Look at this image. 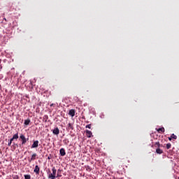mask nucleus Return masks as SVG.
Wrapping results in <instances>:
<instances>
[{
  "label": "nucleus",
  "instance_id": "nucleus-7",
  "mask_svg": "<svg viewBox=\"0 0 179 179\" xmlns=\"http://www.w3.org/2000/svg\"><path fill=\"white\" fill-rule=\"evenodd\" d=\"M86 135H87V138H92V136H93V133H92V131H90V130H86Z\"/></svg>",
  "mask_w": 179,
  "mask_h": 179
},
{
  "label": "nucleus",
  "instance_id": "nucleus-1",
  "mask_svg": "<svg viewBox=\"0 0 179 179\" xmlns=\"http://www.w3.org/2000/svg\"><path fill=\"white\" fill-rule=\"evenodd\" d=\"M155 146V148H157L156 149V153H157V155H162V153H163V150L160 149V143L156 142Z\"/></svg>",
  "mask_w": 179,
  "mask_h": 179
},
{
  "label": "nucleus",
  "instance_id": "nucleus-19",
  "mask_svg": "<svg viewBox=\"0 0 179 179\" xmlns=\"http://www.w3.org/2000/svg\"><path fill=\"white\" fill-rule=\"evenodd\" d=\"M43 120H45V122H47V120H48V115H44Z\"/></svg>",
  "mask_w": 179,
  "mask_h": 179
},
{
  "label": "nucleus",
  "instance_id": "nucleus-18",
  "mask_svg": "<svg viewBox=\"0 0 179 179\" xmlns=\"http://www.w3.org/2000/svg\"><path fill=\"white\" fill-rule=\"evenodd\" d=\"M171 148V143L166 144V149H170Z\"/></svg>",
  "mask_w": 179,
  "mask_h": 179
},
{
  "label": "nucleus",
  "instance_id": "nucleus-5",
  "mask_svg": "<svg viewBox=\"0 0 179 179\" xmlns=\"http://www.w3.org/2000/svg\"><path fill=\"white\" fill-rule=\"evenodd\" d=\"M38 143H39L38 141H34V143L31 147V149H34V148H37L38 146Z\"/></svg>",
  "mask_w": 179,
  "mask_h": 179
},
{
  "label": "nucleus",
  "instance_id": "nucleus-12",
  "mask_svg": "<svg viewBox=\"0 0 179 179\" xmlns=\"http://www.w3.org/2000/svg\"><path fill=\"white\" fill-rule=\"evenodd\" d=\"M48 178L49 179H55V178H57V176H54V175H51V174H48Z\"/></svg>",
  "mask_w": 179,
  "mask_h": 179
},
{
  "label": "nucleus",
  "instance_id": "nucleus-13",
  "mask_svg": "<svg viewBox=\"0 0 179 179\" xmlns=\"http://www.w3.org/2000/svg\"><path fill=\"white\" fill-rule=\"evenodd\" d=\"M67 129H72V130H73V126H72V124H71V123L68 124Z\"/></svg>",
  "mask_w": 179,
  "mask_h": 179
},
{
  "label": "nucleus",
  "instance_id": "nucleus-14",
  "mask_svg": "<svg viewBox=\"0 0 179 179\" xmlns=\"http://www.w3.org/2000/svg\"><path fill=\"white\" fill-rule=\"evenodd\" d=\"M24 125H29L30 124V119H27L24 121Z\"/></svg>",
  "mask_w": 179,
  "mask_h": 179
},
{
  "label": "nucleus",
  "instance_id": "nucleus-16",
  "mask_svg": "<svg viewBox=\"0 0 179 179\" xmlns=\"http://www.w3.org/2000/svg\"><path fill=\"white\" fill-rule=\"evenodd\" d=\"M24 177L25 179H31V176L30 175H24Z\"/></svg>",
  "mask_w": 179,
  "mask_h": 179
},
{
  "label": "nucleus",
  "instance_id": "nucleus-17",
  "mask_svg": "<svg viewBox=\"0 0 179 179\" xmlns=\"http://www.w3.org/2000/svg\"><path fill=\"white\" fill-rule=\"evenodd\" d=\"M171 138L172 139H177V136H176L174 134H173L171 135Z\"/></svg>",
  "mask_w": 179,
  "mask_h": 179
},
{
  "label": "nucleus",
  "instance_id": "nucleus-9",
  "mask_svg": "<svg viewBox=\"0 0 179 179\" xmlns=\"http://www.w3.org/2000/svg\"><path fill=\"white\" fill-rule=\"evenodd\" d=\"M59 153L61 156H65V155H66V152H65V149L64 148L60 149Z\"/></svg>",
  "mask_w": 179,
  "mask_h": 179
},
{
  "label": "nucleus",
  "instance_id": "nucleus-20",
  "mask_svg": "<svg viewBox=\"0 0 179 179\" xmlns=\"http://www.w3.org/2000/svg\"><path fill=\"white\" fill-rule=\"evenodd\" d=\"M85 128H88L89 129H90L92 128V124H90L86 125Z\"/></svg>",
  "mask_w": 179,
  "mask_h": 179
},
{
  "label": "nucleus",
  "instance_id": "nucleus-3",
  "mask_svg": "<svg viewBox=\"0 0 179 179\" xmlns=\"http://www.w3.org/2000/svg\"><path fill=\"white\" fill-rule=\"evenodd\" d=\"M36 157H37V154L34 153V154L31 155V159H28V162H29V163H31V162H33V160H36Z\"/></svg>",
  "mask_w": 179,
  "mask_h": 179
},
{
  "label": "nucleus",
  "instance_id": "nucleus-4",
  "mask_svg": "<svg viewBox=\"0 0 179 179\" xmlns=\"http://www.w3.org/2000/svg\"><path fill=\"white\" fill-rule=\"evenodd\" d=\"M52 131L54 135H59V129L58 127L55 128Z\"/></svg>",
  "mask_w": 179,
  "mask_h": 179
},
{
  "label": "nucleus",
  "instance_id": "nucleus-23",
  "mask_svg": "<svg viewBox=\"0 0 179 179\" xmlns=\"http://www.w3.org/2000/svg\"><path fill=\"white\" fill-rule=\"evenodd\" d=\"M13 141H15V138H10V142H13Z\"/></svg>",
  "mask_w": 179,
  "mask_h": 179
},
{
  "label": "nucleus",
  "instance_id": "nucleus-15",
  "mask_svg": "<svg viewBox=\"0 0 179 179\" xmlns=\"http://www.w3.org/2000/svg\"><path fill=\"white\" fill-rule=\"evenodd\" d=\"M13 138H14V139H19V134L17 133V134H15L13 136Z\"/></svg>",
  "mask_w": 179,
  "mask_h": 179
},
{
  "label": "nucleus",
  "instance_id": "nucleus-30",
  "mask_svg": "<svg viewBox=\"0 0 179 179\" xmlns=\"http://www.w3.org/2000/svg\"><path fill=\"white\" fill-rule=\"evenodd\" d=\"M178 179H179V177H178Z\"/></svg>",
  "mask_w": 179,
  "mask_h": 179
},
{
  "label": "nucleus",
  "instance_id": "nucleus-8",
  "mask_svg": "<svg viewBox=\"0 0 179 179\" xmlns=\"http://www.w3.org/2000/svg\"><path fill=\"white\" fill-rule=\"evenodd\" d=\"M69 115H71V117H75V109H71L69 112Z\"/></svg>",
  "mask_w": 179,
  "mask_h": 179
},
{
  "label": "nucleus",
  "instance_id": "nucleus-21",
  "mask_svg": "<svg viewBox=\"0 0 179 179\" xmlns=\"http://www.w3.org/2000/svg\"><path fill=\"white\" fill-rule=\"evenodd\" d=\"M13 179H19V176L17 175L14 176Z\"/></svg>",
  "mask_w": 179,
  "mask_h": 179
},
{
  "label": "nucleus",
  "instance_id": "nucleus-25",
  "mask_svg": "<svg viewBox=\"0 0 179 179\" xmlns=\"http://www.w3.org/2000/svg\"><path fill=\"white\" fill-rule=\"evenodd\" d=\"M11 145H12V142L10 141V142L8 143V146H10Z\"/></svg>",
  "mask_w": 179,
  "mask_h": 179
},
{
  "label": "nucleus",
  "instance_id": "nucleus-26",
  "mask_svg": "<svg viewBox=\"0 0 179 179\" xmlns=\"http://www.w3.org/2000/svg\"><path fill=\"white\" fill-rule=\"evenodd\" d=\"M54 106V103L50 104V107H52Z\"/></svg>",
  "mask_w": 179,
  "mask_h": 179
},
{
  "label": "nucleus",
  "instance_id": "nucleus-24",
  "mask_svg": "<svg viewBox=\"0 0 179 179\" xmlns=\"http://www.w3.org/2000/svg\"><path fill=\"white\" fill-rule=\"evenodd\" d=\"M168 139H169V141H171V139H173V138H171V136L170 137L168 138Z\"/></svg>",
  "mask_w": 179,
  "mask_h": 179
},
{
  "label": "nucleus",
  "instance_id": "nucleus-10",
  "mask_svg": "<svg viewBox=\"0 0 179 179\" xmlns=\"http://www.w3.org/2000/svg\"><path fill=\"white\" fill-rule=\"evenodd\" d=\"M52 173H49V174H50L52 176H57V169H55V166L52 167Z\"/></svg>",
  "mask_w": 179,
  "mask_h": 179
},
{
  "label": "nucleus",
  "instance_id": "nucleus-6",
  "mask_svg": "<svg viewBox=\"0 0 179 179\" xmlns=\"http://www.w3.org/2000/svg\"><path fill=\"white\" fill-rule=\"evenodd\" d=\"M34 173H36V174H40V167H38V165L35 166V169H34Z\"/></svg>",
  "mask_w": 179,
  "mask_h": 179
},
{
  "label": "nucleus",
  "instance_id": "nucleus-29",
  "mask_svg": "<svg viewBox=\"0 0 179 179\" xmlns=\"http://www.w3.org/2000/svg\"><path fill=\"white\" fill-rule=\"evenodd\" d=\"M15 146H17V144H15Z\"/></svg>",
  "mask_w": 179,
  "mask_h": 179
},
{
  "label": "nucleus",
  "instance_id": "nucleus-2",
  "mask_svg": "<svg viewBox=\"0 0 179 179\" xmlns=\"http://www.w3.org/2000/svg\"><path fill=\"white\" fill-rule=\"evenodd\" d=\"M20 139L22 141V145H26L27 142L29 141V138H26L24 134L20 136Z\"/></svg>",
  "mask_w": 179,
  "mask_h": 179
},
{
  "label": "nucleus",
  "instance_id": "nucleus-22",
  "mask_svg": "<svg viewBox=\"0 0 179 179\" xmlns=\"http://www.w3.org/2000/svg\"><path fill=\"white\" fill-rule=\"evenodd\" d=\"M58 177H61V176L59 175V173H57V176H56V178H58Z\"/></svg>",
  "mask_w": 179,
  "mask_h": 179
},
{
  "label": "nucleus",
  "instance_id": "nucleus-27",
  "mask_svg": "<svg viewBox=\"0 0 179 179\" xmlns=\"http://www.w3.org/2000/svg\"><path fill=\"white\" fill-rule=\"evenodd\" d=\"M59 171H61V170H59H59L57 171V173H59Z\"/></svg>",
  "mask_w": 179,
  "mask_h": 179
},
{
  "label": "nucleus",
  "instance_id": "nucleus-28",
  "mask_svg": "<svg viewBox=\"0 0 179 179\" xmlns=\"http://www.w3.org/2000/svg\"><path fill=\"white\" fill-rule=\"evenodd\" d=\"M48 160H50L51 158L50 157H48Z\"/></svg>",
  "mask_w": 179,
  "mask_h": 179
},
{
  "label": "nucleus",
  "instance_id": "nucleus-11",
  "mask_svg": "<svg viewBox=\"0 0 179 179\" xmlns=\"http://www.w3.org/2000/svg\"><path fill=\"white\" fill-rule=\"evenodd\" d=\"M157 131L159 134H163L164 133L165 129L164 127H161L159 129H157Z\"/></svg>",
  "mask_w": 179,
  "mask_h": 179
}]
</instances>
